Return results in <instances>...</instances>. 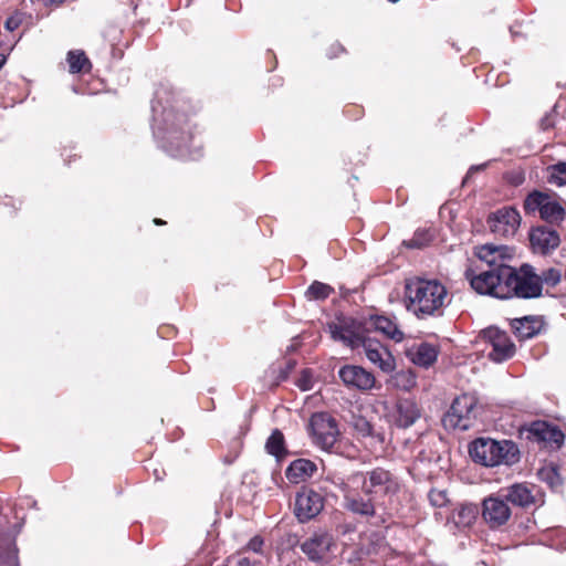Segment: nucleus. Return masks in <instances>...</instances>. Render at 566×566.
Segmentation results:
<instances>
[{
  "label": "nucleus",
  "instance_id": "obj_9",
  "mask_svg": "<svg viewBox=\"0 0 566 566\" xmlns=\"http://www.w3.org/2000/svg\"><path fill=\"white\" fill-rule=\"evenodd\" d=\"M328 328L334 340L342 342L353 349L359 348L368 337L366 322L363 323L352 317H342L338 323L329 324Z\"/></svg>",
  "mask_w": 566,
  "mask_h": 566
},
{
  "label": "nucleus",
  "instance_id": "obj_7",
  "mask_svg": "<svg viewBox=\"0 0 566 566\" xmlns=\"http://www.w3.org/2000/svg\"><path fill=\"white\" fill-rule=\"evenodd\" d=\"M504 268H507V265L491 266V269L480 266L478 274H474L473 271H468L465 275L472 289L479 294L507 298L509 290L505 287Z\"/></svg>",
  "mask_w": 566,
  "mask_h": 566
},
{
  "label": "nucleus",
  "instance_id": "obj_2",
  "mask_svg": "<svg viewBox=\"0 0 566 566\" xmlns=\"http://www.w3.org/2000/svg\"><path fill=\"white\" fill-rule=\"evenodd\" d=\"M405 297L407 310L418 318L440 316L450 303L447 287L437 279L407 280Z\"/></svg>",
  "mask_w": 566,
  "mask_h": 566
},
{
  "label": "nucleus",
  "instance_id": "obj_38",
  "mask_svg": "<svg viewBox=\"0 0 566 566\" xmlns=\"http://www.w3.org/2000/svg\"><path fill=\"white\" fill-rule=\"evenodd\" d=\"M18 20L14 19V18H9L7 21H6V28L10 31L14 30L17 27H18Z\"/></svg>",
  "mask_w": 566,
  "mask_h": 566
},
{
  "label": "nucleus",
  "instance_id": "obj_40",
  "mask_svg": "<svg viewBox=\"0 0 566 566\" xmlns=\"http://www.w3.org/2000/svg\"><path fill=\"white\" fill-rule=\"evenodd\" d=\"M6 63V56L3 54H0V69Z\"/></svg>",
  "mask_w": 566,
  "mask_h": 566
},
{
  "label": "nucleus",
  "instance_id": "obj_12",
  "mask_svg": "<svg viewBox=\"0 0 566 566\" xmlns=\"http://www.w3.org/2000/svg\"><path fill=\"white\" fill-rule=\"evenodd\" d=\"M512 515L506 500L499 491L483 500L482 517L491 528H497L505 525Z\"/></svg>",
  "mask_w": 566,
  "mask_h": 566
},
{
  "label": "nucleus",
  "instance_id": "obj_34",
  "mask_svg": "<svg viewBox=\"0 0 566 566\" xmlns=\"http://www.w3.org/2000/svg\"><path fill=\"white\" fill-rule=\"evenodd\" d=\"M354 428L361 437L373 436L371 423L363 417L355 420Z\"/></svg>",
  "mask_w": 566,
  "mask_h": 566
},
{
  "label": "nucleus",
  "instance_id": "obj_26",
  "mask_svg": "<svg viewBox=\"0 0 566 566\" xmlns=\"http://www.w3.org/2000/svg\"><path fill=\"white\" fill-rule=\"evenodd\" d=\"M478 514L479 509L476 505L461 504L452 511L449 522L453 523L458 528H465L474 523Z\"/></svg>",
  "mask_w": 566,
  "mask_h": 566
},
{
  "label": "nucleus",
  "instance_id": "obj_29",
  "mask_svg": "<svg viewBox=\"0 0 566 566\" xmlns=\"http://www.w3.org/2000/svg\"><path fill=\"white\" fill-rule=\"evenodd\" d=\"M265 449L269 454L274 455L276 459H281L286 454V449L284 446V436L280 430H273V432L266 440Z\"/></svg>",
  "mask_w": 566,
  "mask_h": 566
},
{
  "label": "nucleus",
  "instance_id": "obj_30",
  "mask_svg": "<svg viewBox=\"0 0 566 566\" xmlns=\"http://www.w3.org/2000/svg\"><path fill=\"white\" fill-rule=\"evenodd\" d=\"M547 180L549 184L562 187L566 185V163L559 161L547 167Z\"/></svg>",
  "mask_w": 566,
  "mask_h": 566
},
{
  "label": "nucleus",
  "instance_id": "obj_43",
  "mask_svg": "<svg viewBox=\"0 0 566 566\" xmlns=\"http://www.w3.org/2000/svg\"><path fill=\"white\" fill-rule=\"evenodd\" d=\"M151 108H153L154 115H156V114H157V112H158V109H157V105H156V104H153Z\"/></svg>",
  "mask_w": 566,
  "mask_h": 566
},
{
  "label": "nucleus",
  "instance_id": "obj_41",
  "mask_svg": "<svg viewBox=\"0 0 566 566\" xmlns=\"http://www.w3.org/2000/svg\"><path fill=\"white\" fill-rule=\"evenodd\" d=\"M552 475H554V476L556 478V481H553V485L558 484V483H559V481H558V476H557V474H556L555 470H553V471H552Z\"/></svg>",
  "mask_w": 566,
  "mask_h": 566
},
{
  "label": "nucleus",
  "instance_id": "obj_33",
  "mask_svg": "<svg viewBox=\"0 0 566 566\" xmlns=\"http://www.w3.org/2000/svg\"><path fill=\"white\" fill-rule=\"evenodd\" d=\"M537 277L541 280L542 287L544 283L551 286H555L560 282L562 273L558 269L549 268L543 271L541 275L537 274Z\"/></svg>",
  "mask_w": 566,
  "mask_h": 566
},
{
  "label": "nucleus",
  "instance_id": "obj_24",
  "mask_svg": "<svg viewBox=\"0 0 566 566\" xmlns=\"http://www.w3.org/2000/svg\"><path fill=\"white\" fill-rule=\"evenodd\" d=\"M316 464L307 459H297L291 462L285 471L287 480L292 483L303 482L314 475L316 472Z\"/></svg>",
  "mask_w": 566,
  "mask_h": 566
},
{
  "label": "nucleus",
  "instance_id": "obj_35",
  "mask_svg": "<svg viewBox=\"0 0 566 566\" xmlns=\"http://www.w3.org/2000/svg\"><path fill=\"white\" fill-rule=\"evenodd\" d=\"M296 385L303 391L311 390L313 388L312 373L310 370H303Z\"/></svg>",
  "mask_w": 566,
  "mask_h": 566
},
{
  "label": "nucleus",
  "instance_id": "obj_31",
  "mask_svg": "<svg viewBox=\"0 0 566 566\" xmlns=\"http://www.w3.org/2000/svg\"><path fill=\"white\" fill-rule=\"evenodd\" d=\"M433 239V233L429 229H418L413 237L405 241V245L412 249H420L426 247Z\"/></svg>",
  "mask_w": 566,
  "mask_h": 566
},
{
  "label": "nucleus",
  "instance_id": "obj_13",
  "mask_svg": "<svg viewBox=\"0 0 566 566\" xmlns=\"http://www.w3.org/2000/svg\"><path fill=\"white\" fill-rule=\"evenodd\" d=\"M488 224L495 235L510 238L516 233L521 224V216L515 208L503 207L489 216Z\"/></svg>",
  "mask_w": 566,
  "mask_h": 566
},
{
  "label": "nucleus",
  "instance_id": "obj_32",
  "mask_svg": "<svg viewBox=\"0 0 566 566\" xmlns=\"http://www.w3.org/2000/svg\"><path fill=\"white\" fill-rule=\"evenodd\" d=\"M333 291L334 289L328 284L315 281L308 286L306 294L312 300H325Z\"/></svg>",
  "mask_w": 566,
  "mask_h": 566
},
{
  "label": "nucleus",
  "instance_id": "obj_14",
  "mask_svg": "<svg viewBox=\"0 0 566 566\" xmlns=\"http://www.w3.org/2000/svg\"><path fill=\"white\" fill-rule=\"evenodd\" d=\"M335 546L336 544L331 533L318 531L301 544V551L311 562L323 563L327 560L332 548Z\"/></svg>",
  "mask_w": 566,
  "mask_h": 566
},
{
  "label": "nucleus",
  "instance_id": "obj_11",
  "mask_svg": "<svg viewBox=\"0 0 566 566\" xmlns=\"http://www.w3.org/2000/svg\"><path fill=\"white\" fill-rule=\"evenodd\" d=\"M324 496L310 488H302L295 495L294 514L298 522L306 523L324 509Z\"/></svg>",
  "mask_w": 566,
  "mask_h": 566
},
{
  "label": "nucleus",
  "instance_id": "obj_6",
  "mask_svg": "<svg viewBox=\"0 0 566 566\" xmlns=\"http://www.w3.org/2000/svg\"><path fill=\"white\" fill-rule=\"evenodd\" d=\"M526 214L538 212L542 220L551 224H559L566 217L565 201L555 193L534 190L524 200Z\"/></svg>",
  "mask_w": 566,
  "mask_h": 566
},
{
  "label": "nucleus",
  "instance_id": "obj_1",
  "mask_svg": "<svg viewBox=\"0 0 566 566\" xmlns=\"http://www.w3.org/2000/svg\"><path fill=\"white\" fill-rule=\"evenodd\" d=\"M326 481L334 484L343 495V507L375 526L389 523L392 518L389 500L398 493L397 478L388 470L375 468L366 472H354L347 478L328 474Z\"/></svg>",
  "mask_w": 566,
  "mask_h": 566
},
{
  "label": "nucleus",
  "instance_id": "obj_39",
  "mask_svg": "<svg viewBox=\"0 0 566 566\" xmlns=\"http://www.w3.org/2000/svg\"><path fill=\"white\" fill-rule=\"evenodd\" d=\"M400 377H406L407 378V381L409 382L410 386H413L415 385V378L411 376V375H400Z\"/></svg>",
  "mask_w": 566,
  "mask_h": 566
},
{
  "label": "nucleus",
  "instance_id": "obj_10",
  "mask_svg": "<svg viewBox=\"0 0 566 566\" xmlns=\"http://www.w3.org/2000/svg\"><path fill=\"white\" fill-rule=\"evenodd\" d=\"M476 399L468 394L455 398L443 418L446 428L468 430L475 419Z\"/></svg>",
  "mask_w": 566,
  "mask_h": 566
},
{
  "label": "nucleus",
  "instance_id": "obj_17",
  "mask_svg": "<svg viewBox=\"0 0 566 566\" xmlns=\"http://www.w3.org/2000/svg\"><path fill=\"white\" fill-rule=\"evenodd\" d=\"M343 384L349 389L367 391L375 386V376L365 368L356 365H346L338 371Z\"/></svg>",
  "mask_w": 566,
  "mask_h": 566
},
{
  "label": "nucleus",
  "instance_id": "obj_5",
  "mask_svg": "<svg viewBox=\"0 0 566 566\" xmlns=\"http://www.w3.org/2000/svg\"><path fill=\"white\" fill-rule=\"evenodd\" d=\"M505 287L509 290L507 298H534L542 294L541 280L535 269L530 264H522L518 269L510 265L504 268Z\"/></svg>",
  "mask_w": 566,
  "mask_h": 566
},
{
  "label": "nucleus",
  "instance_id": "obj_19",
  "mask_svg": "<svg viewBox=\"0 0 566 566\" xmlns=\"http://www.w3.org/2000/svg\"><path fill=\"white\" fill-rule=\"evenodd\" d=\"M507 503L522 509L535 504L533 486L527 483H514L499 490Z\"/></svg>",
  "mask_w": 566,
  "mask_h": 566
},
{
  "label": "nucleus",
  "instance_id": "obj_22",
  "mask_svg": "<svg viewBox=\"0 0 566 566\" xmlns=\"http://www.w3.org/2000/svg\"><path fill=\"white\" fill-rule=\"evenodd\" d=\"M420 417V409L412 399H399L396 405L395 423L399 428L411 427Z\"/></svg>",
  "mask_w": 566,
  "mask_h": 566
},
{
  "label": "nucleus",
  "instance_id": "obj_4",
  "mask_svg": "<svg viewBox=\"0 0 566 566\" xmlns=\"http://www.w3.org/2000/svg\"><path fill=\"white\" fill-rule=\"evenodd\" d=\"M164 135L161 138L166 142V149L171 156L198 159L201 156L200 150L191 151L188 147L192 136L189 130L185 128L189 124L188 116L184 113H175L172 109H164Z\"/></svg>",
  "mask_w": 566,
  "mask_h": 566
},
{
  "label": "nucleus",
  "instance_id": "obj_18",
  "mask_svg": "<svg viewBox=\"0 0 566 566\" xmlns=\"http://www.w3.org/2000/svg\"><path fill=\"white\" fill-rule=\"evenodd\" d=\"M530 242L535 253L547 254L559 245L560 238L556 230L538 226L530 231Z\"/></svg>",
  "mask_w": 566,
  "mask_h": 566
},
{
  "label": "nucleus",
  "instance_id": "obj_37",
  "mask_svg": "<svg viewBox=\"0 0 566 566\" xmlns=\"http://www.w3.org/2000/svg\"><path fill=\"white\" fill-rule=\"evenodd\" d=\"M263 545H264L263 538L261 536L256 535L249 541L245 548L253 553H261Z\"/></svg>",
  "mask_w": 566,
  "mask_h": 566
},
{
  "label": "nucleus",
  "instance_id": "obj_25",
  "mask_svg": "<svg viewBox=\"0 0 566 566\" xmlns=\"http://www.w3.org/2000/svg\"><path fill=\"white\" fill-rule=\"evenodd\" d=\"M411 361L421 367L431 366L438 357V349L434 345L421 343L408 352Z\"/></svg>",
  "mask_w": 566,
  "mask_h": 566
},
{
  "label": "nucleus",
  "instance_id": "obj_16",
  "mask_svg": "<svg viewBox=\"0 0 566 566\" xmlns=\"http://www.w3.org/2000/svg\"><path fill=\"white\" fill-rule=\"evenodd\" d=\"M528 438L542 443L544 448L558 449L564 443L562 430L546 421H534L528 428Z\"/></svg>",
  "mask_w": 566,
  "mask_h": 566
},
{
  "label": "nucleus",
  "instance_id": "obj_23",
  "mask_svg": "<svg viewBox=\"0 0 566 566\" xmlns=\"http://www.w3.org/2000/svg\"><path fill=\"white\" fill-rule=\"evenodd\" d=\"M366 324L368 325V332L375 329L397 343L403 339V333L399 329L398 325L386 316H370Z\"/></svg>",
  "mask_w": 566,
  "mask_h": 566
},
{
  "label": "nucleus",
  "instance_id": "obj_8",
  "mask_svg": "<svg viewBox=\"0 0 566 566\" xmlns=\"http://www.w3.org/2000/svg\"><path fill=\"white\" fill-rule=\"evenodd\" d=\"M310 431L314 443L322 450L331 451L337 442V421L327 412H316L310 419Z\"/></svg>",
  "mask_w": 566,
  "mask_h": 566
},
{
  "label": "nucleus",
  "instance_id": "obj_27",
  "mask_svg": "<svg viewBox=\"0 0 566 566\" xmlns=\"http://www.w3.org/2000/svg\"><path fill=\"white\" fill-rule=\"evenodd\" d=\"M514 334L520 339H528L537 335L542 328V322L532 316L516 318L512 322Z\"/></svg>",
  "mask_w": 566,
  "mask_h": 566
},
{
  "label": "nucleus",
  "instance_id": "obj_28",
  "mask_svg": "<svg viewBox=\"0 0 566 566\" xmlns=\"http://www.w3.org/2000/svg\"><path fill=\"white\" fill-rule=\"evenodd\" d=\"M67 63L71 73L88 72L92 67L90 60L83 51H70L67 54Z\"/></svg>",
  "mask_w": 566,
  "mask_h": 566
},
{
  "label": "nucleus",
  "instance_id": "obj_42",
  "mask_svg": "<svg viewBox=\"0 0 566 566\" xmlns=\"http://www.w3.org/2000/svg\"><path fill=\"white\" fill-rule=\"evenodd\" d=\"M154 223L157 226L164 224L165 222L161 219H154Z\"/></svg>",
  "mask_w": 566,
  "mask_h": 566
},
{
  "label": "nucleus",
  "instance_id": "obj_20",
  "mask_svg": "<svg viewBox=\"0 0 566 566\" xmlns=\"http://www.w3.org/2000/svg\"><path fill=\"white\" fill-rule=\"evenodd\" d=\"M369 361L377 365L382 371L389 373L395 368L391 354L379 343L369 337L360 345Z\"/></svg>",
  "mask_w": 566,
  "mask_h": 566
},
{
  "label": "nucleus",
  "instance_id": "obj_15",
  "mask_svg": "<svg viewBox=\"0 0 566 566\" xmlns=\"http://www.w3.org/2000/svg\"><path fill=\"white\" fill-rule=\"evenodd\" d=\"M484 338L489 340L492 349L489 358L495 363H502L515 354V345L506 333L496 327H490L484 331Z\"/></svg>",
  "mask_w": 566,
  "mask_h": 566
},
{
  "label": "nucleus",
  "instance_id": "obj_21",
  "mask_svg": "<svg viewBox=\"0 0 566 566\" xmlns=\"http://www.w3.org/2000/svg\"><path fill=\"white\" fill-rule=\"evenodd\" d=\"M511 249L506 245L484 244L476 249L475 255L482 265L491 269L504 264V259L511 256Z\"/></svg>",
  "mask_w": 566,
  "mask_h": 566
},
{
  "label": "nucleus",
  "instance_id": "obj_3",
  "mask_svg": "<svg viewBox=\"0 0 566 566\" xmlns=\"http://www.w3.org/2000/svg\"><path fill=\"white\" fill-rule=\"evenodd\" d=\"M469 453L474 462L484 467L513 465L520 460V450L511 440L478 438L471 442Z\"/></svg>",
  "mask_w": 566,
  "mask_h": 566
},
{
  "label": "nucleus",
  "instance_id": "obj_36",
  "mask_svg": "<svg viewBox=\"0 0 566 566\" xmlns=\"http://www.w3.org/2000/svg\"><path fill=\"white\" fill-rule=\"evenodd\" d=\"M429 500L432 505L441 507L447 503V494L444 491L432 490L429 493Z\"/></svg>",
  "mask_w": 566,
  "mask_h": 566
}]
</instances>
